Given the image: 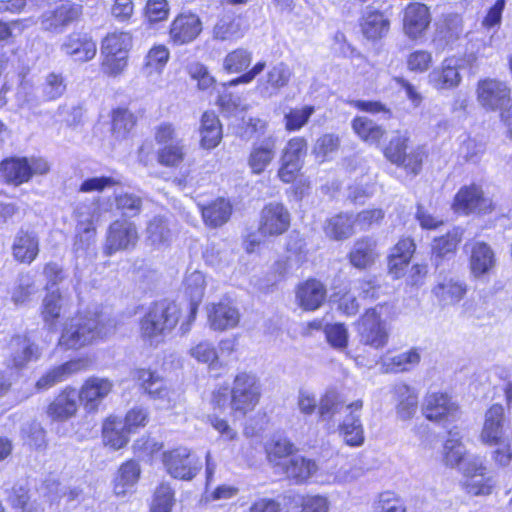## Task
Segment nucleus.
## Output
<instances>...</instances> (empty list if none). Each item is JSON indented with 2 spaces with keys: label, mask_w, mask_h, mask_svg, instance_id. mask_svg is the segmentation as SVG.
Segmentation results:
<instances>
[{
  "label": "nucleus",
  "mask_w": 512,
  "mask_h": 512,
  "mask_svg": "<svg viewBox=\"0 0 512 512\" xmlns=\"http://www.w3.org/2000/svg\"><path fill=\"white\" fill-rule=\"evenodd\" d=\"M410 133L407 130H396L384 149V156L391 163L402 167L407 173L418 175L422 169L426 151L423 146H417L407 153Z\"/></svg>",
  "instance_id": "4"
},
{
  "label": "nucleus",
  "mask_w": 512,
  "mask_h": 512,
  "mask_svg": "<svg viewBox=\"0 0 512 512\" xmlns=\"http://www.w3.org/2000/svg\"><path fill=\"white\" fill-rule=\"evenodd\" d=\"M422 411L426 419L438 423L455 421L460 414L458 404L448 394L441 392L428 393Z\"/></svg>",
  "instance_id": "8"
},
{
  "label": "nucleus",
  "mask_w": 512,
  "mask_h": 512,
  "mask_svg": "<svg viewBox=\"0 0 512 512\" xmlns=\"http://www.w3.org/2000/svg\"><path fill=\"white\" fill-rule=\"evenodd\" d=\"M163 463L167 472L174 478L192 479L200 469V463L193 457L190 450L179 447L163 454Z\"/></svg>",
  "instance_id": "11"
},
{
  "label": "nucleus",
  "mask_w": 512,
  "mask_h": 512,
  "mask_svg": "<svg viewBox=\"0 0 512 512\" xmlns=\"http://www.w3.org/2000/svg\"><path fill=\"white\" fill-rule=\"evenodd\" d=\"M292 72L283 62L272 66L266 75L258 80L257 91L263 97L275 95L281 88L288 85Z\"/></svg>",
  "instance_id": "24"
},
{
  "label": "nucleus",
  "mask_w": 512,
  "mask_h": 512,
  "mask_svg": "<svg viewBox=\"0 0 512 512\" xmlns=\"http://www.w3.org/2000/svg\"><path fill=\"white\" fill-rule=\"evenodd\" d=\"M276 154V139L269 136L254 144L248 157V165L254 174H261Z\"/></svg>",
  "instance_id": "34"
},
{
  "label": "nucleus",
  "mask_w": 512,
  "mask_h": 512,
  "mask_svg": "<svg viewBox=\"0 0 512 512\" xmlns=\"http://www.w3.org/2000/svg\"><path fill=\"white\" fill-rule=\"evenodd\" d=\"M315 109L313 106L306 105L302 108L290 109L284 116L285 129L289 132L298 131L304 127Z\"/></svg>",
  "instance_id": "55"
},
{
  "label": "nucleus",
  "mask_w": 512,
  "mask_h": 512,
  "mask_svg": "<svg viewBox=\"0 0 512 512\" xmlns=\"http://www.w3.org/2000/svg\"><path fill=\"white\" fill-rule=\"evenodd\" d=\"M317 471L316 463L302 456H293L286 465L285 472L289 478L302 482Z\"/></svg>",
  "instance_id": "46"
},
{
  "label": "nucleus",
  "mask_w": 512,
  "mask_h": 512,
  "mask_svg": "<svg viewBox=\"0 0 512 512\" xmlns=\"http://www.w3.org/2000/svg\"><path fill=\"white\" fill-rule=\"evenodd\" d=\"M116 207L124 216H137L142 209V199L132 193H123L115 198Z\"/></svg>",
  "instance_id": "60"
},
{
  "label": "nucleus",
  "mask_w": 512,
  "mask_h": 512,
  "mask_svg": "<svg viewBox=\"0 0 512 512\" xmlns=\"http://www.w3.org/2000/svg\"><path fill=\"white\" fill-rule=\"evenodd\" d=\"M344 400L335 390L327 391L319 401V416L324 421H330L344 407Z\"/></svg>",
  "instance_id": "52"
},
{
  "label": "nucleus",
  "mask_w": 512,
  "mask_h": 512,
  "mask_svg": "<svg viewBox=\"0 0 512 512\" xmlns=\"http://www.w3.org/2000/svg\"><path fill=\"white\" fill-rule=\"evenodd\" d=\"M4 179L15 186L30 180L29 160L27 158H10L0 163Z\"/></svg>",
  "instance_id": "37"
},
{
  "label": "nucleus",
  "mask_w": 512,
  "mask_h": 512,
  "mask_svg": "<svg viewBox=\"0 0 512 512\" xmlns=\"http://www.w3.org/2000/svg\"><path fill=\"white\" fill-rule=\"evenodd\" d=\"M354 132L369 144H378L385 134V129L367 117H356L352 121Z\"/></svg>",
  "instance_id": "45"
},
{
  "label": "nucleus",
  "mask_w": 512,
  "mask_h": 512,
  "mask_svg": "<svg viewBox=\"0 0 512 512\" xmlns=\"http://www.w3.org/2000/svg\"><path fill=\"white\" fill-rule=\"evenodd\" d=\"M325 285L316 279H309L300 284L296 291L298 305L306 311H314L321 307L326 300Z\"/></svg>",
  "instance_id": "27"
},
{
  "label": "nucleus",
  "mask_w": 512,
  "mask_h": 512,
  "mask_svg": "<svg viewBox=\"0 0 512 512\" xmlns=\"http://www.w3.org/2000/svg\"><path fill=\"white\" fill-rule=\"evenodd\" d=\"M190 355L198 362L213 364L218 360L215 347L208 341H202L190 349Z\"/></svg>",
  "instance_id": "63"
},
{
  "label": "nucleus",
  "mask_w": 512,
  "mask_h": 512,
  "mask_svg": "<svg viewBox=\"0 0 512 512\" xmlns=\"http://www.w3.org/2000/svg\"><path fill=\"white\" fill-rule=\"evenodd\" d=\"M36 292L34 277L30 273H21L17 279V285L12 294V300L16 304L27 302Z\"/></svg>",
  "instance_id": "56"
},
{
  "label": "nucleus",
  "mask_w": 512,
  "mask_h": 512,
  "mask_svg": "<svg viewBox=\"0 0 512 512\" xmlns=\"http://www.w3.org/2000/svg\"><path fill=\"white\" fill-rule=\"evenodd\" d=\"M354 220L346 214H339L329 219L326 234L336 240L350 237L353 234Z\"/></svg>",
  "instance_id": "53"
},
{
  "label": "nucleus",
  "mask_w": 512,
  "mask_h": 512,
  "mask_svg": "<svg viewBox=\"0 0 512 512\" xmlns=\"http://www.w3.org/2000/svg\"><path fill=\"white\" fill-rule=\"evenodd\" d=\"M81 14V5L67 1L45 11L40 17V25L45 31L60 33Z\"/></svg>",
  "instance_id": "10"
},
{
  "label": "nucleus",
  "mask_w": 512,
  "mask_h": 512,
  "mask_svg": "<svg viewBox=\"0 0 512 512\" xmlns=\"http://www.w3.org/2000/svg\"><path fill=\"white\" fill-rule=\"evenodd\" d=\"M389 26V20L382 13L370 12L364 18L362 31L368 39H378L387 34Z\"/></svg>",
  "instance_id": "49"
},
{
  "label": "nucleus",
  "mask_w": 512,
  "mask_h": 512,
  "mask_svg": "<svg viewBox=\"0 0 512 512\" xmlns=\"http://www.w3.org/2000/svg\"><path fill=\"white\" fill-rule=\"evenodd\" d=\"M8 357L6 365L8 368L21 370L40 356L39 348L25 336H15L8 344Z\"/></svg>",
  "instance_id": "17"
},
{
  "label": "nucleus",
  "mask_w": 512,
  "mask_h": 512,
  "mask_svg": "<svg viewBox=\"0 0 512 512\" xmlns=\"http://www.w3.org/2000/svg\"><path fill=\"white\" fill-rule=\"evenodd\" d=\"M108 324L102 313L87 310L69 319L62 331L59 345L67 349H78L103 338Z\"/></svg>",
  "instance_id": "2"
},
{
  "label": "nucleus",
  "mask_w": 512,
  "mask_h": 512,
  "mask_svg": "<svg viewBox=\"0 0 512 512\" xmlns=\"http://www.w3.org/2000/svg\"><path fill=\"white\" fill-rule=\"evenodd\" d=\"M62 296L59 289L48 290V293L43 299L42 315L46 322L50 321L53 324L59 317L62 308Z\"/></svg>",
  "instance_id": "57"
},
{
  "label": "nucleus",
  "mask_w": 512,
  "mask_h": 512,
  "mask_svg": "<svg viewBox=\"0 0 512 512\" xmlns=\"http://www.w3.org/2000/svg\"><path fill=\"white\" fill-rule=\"evenodd\" d=\"M76 214L78 218L76 227L77 234L73 248L75 252H84L94 243L96 230L93 226V219L89 207H79Z\"/></svg>",
  "instance_id": "32"
},
{
  "label": "nucleus",
  "mask_w": 512,
  "mask_h": 512,
  "mask_svg": "<svg viewBox=\"0 0 512 512\" xmlns=\"http://www.w3.org/2000/svg\"><path fill=\"white\" fill-rule=\"evenodd\" d=\"M293 444L284 437L273 438L266 446L270 460H276L290 455L293 452Z\"/></svg>",
  "instance_id": "64"
},
{
  "label": "nucleus",
  "mask_w": 512,
  "mask_h": 512,
  "mask_svg": "<svg viewBox=\"0 0 512 512\" xmlns=\"http://www.w3.org/2000/svg\"><path fill=\"white\" fill-rule=\"evenodd\" d=\"M132 45V38L129 33L115 32L105 37L102 43V54L127 56Z\"/></svg>",
  "instance_id": "50"
},
{
  "label": "nucleus",
  "mask_w": 512,
  "mask_h": 512,
  "mask_svg": "<svg viewBox=\"0 0 512 512\" xmlns=\"http://www.w3.org/2000/svg\"><path fill=\"white\" fill-rule=\"evenodd\" d=\"M465 447L461 442V436L458 431L448 432V438L444 444V461L446 465L455 467L465 461Z\"/></svg>",
  "instance_id": "47"
},
{
  "label": "nucleus",
  "mask_w": 512,
  "mask_h": 512,
  "mask_svg": "<svg viewBox=\"0 0 512 512\" xmlns=\"http://www.w3.org/2000/svg\"><path fill=\"white\" fill-rule=\"evenodd\" d=\"M464 476V488L472 495H489L492 492L494 481L487 474L483 460L478 456L467 458L461 467Z\"/></svg>",
  "instance_id": "5"
},
{
  "label": "nucleus",
  "mask_w": 512,
  "mask_h": 512,
  "mask_svg": "<svg viewBox=\"0 0 512 512\" xmlns=\"http://www.w3.org/2000/svg\"><path fill=\"white\" fill-rule=\"evenodd\" d=\"M504 409L501 405L491 406L485 413V420L480 434L482 443L492 446L500 445L504 436Z\"/></svg>",
  "instance_id": "25"
},
{
  "label": "nucleus",
  "mask_w": 512,
  "mask_h": 512,
  "mask_svg": "<svg viewBox=\"0 0 512 512\" xmlns=\"http://www.w3.org/2000/svg\"><path fill=\"white\" fill-rule=\"evenodd\" d=\"M420 356L415 350L400 353L390 358L387 364L390 371L402 372L410 369L411 366L418 364Z\"/></svg>",
  "instance_id": "62"
},
{
  "label": "nucleus",
  "mask_w": 512,
  "mask_h": 512,
  "mask_svg": "<svg viewBox=\"0 0 512 512\" xmlns=\"http://www.w3.org/2000/svg\"><path fill=\"white\" fill-rule=\"evenodd\" d=\"M179 308L174 302L154 303L140 321L141 339L150 346L163 342L179 321Z\"/></svg>",
  "instance_id": "3"
},
{
  "label": "nucleus",
  "mask_w": 512,
  "mask_h": 512,
  "mask_svg": "<svg viewBox=\"0 0 512 512\" xmlns=\"http://www.w3.org/2000/svg\"><path fill=\"white\" fill-rule=\"evenodd\" d=\"M415 251V244L410 238H403L393 247L389 256V271L398 278L404 267L409 263Z\"/></svg>",
  "instance_id": "39"
},
{
  "label": "nucleus",
  "mask_w": 512,
  "mask_h": 512,
  "mask_svg": "<svg viewBox=\"0 0 512 512\" xmlns=\"http://www.w3.org/2000/svg\"><path fill=\"white\" fill-rule=\"evenodd\" d=\"M466 292V285L454 277H444L432 289L433 295L442 306L458 303L463 299Z\"/></svg>",
  "instance_id": "33"
},
{
  "label": "nucleus",
  "mask_w": 512,
  "mask_h": 512,
  "mask_svg": "<svg viewBox=\"0 0 512 512\" xmlns=\"http://www.w3.org/2000/svg\"><path fill=\"white\" fill-rule=\"evenodd\" d=\"M202 217L206 225L217 228L225 224L232 213V206L224 198H218L206 206H203Z\"/></svg>",
  "instance_id": "40"
},
{
  "label": "nucleus",
  "mask_w": 512,
  "mask_h": 512,
  "mask_svg": "<svg viewBox=\"0 0 512 512\" xmlns=\"http://www.w3.org/2000/svg\"><path fill=\"white\" fill-rule=\"evenodd\" d=\"M291 215L279 202L266 204L260 213L258 231L263 236H279L290 227Z\"/></svg>",
  "instance_id": "9"
},
{
  "label": "nucleus",
  "mask_w": 512,
  "mask_h": 512,
  "mask_svg": "<svg viewBox=\"0 0 512 512\" xmlns=\"http://www.w3.org/2000/svg\"><path fill=\"white\" fill-rule=\"evenodd\" d=\"M241 314L236 305L230 301H220L207 306V321L214 331H226L238 326Z\"/></svg>",
  "instance_id": "15"
},
{
  "label": "nucleus",
  "mask_w": 512,
  "mask_h": 512,
  "mask_svg": "<svg viewBox=\"0 0 512 512\" xmlns=\"http://www.w3.org/2000/svg\"><path fill=\"white\" fill-rule=\"evenodd\" d=\"M136 124L132 112L125 108H117L112 113V133L116 138H126Z\"/></svg>",
  "instance_id": "51"
},
{
  "label": "nucleus",
  "mask_w": 512,
  "mask_h": 512,
  "mask_svg": "<svg viewBox=\"0 0 512 512\" xmlns=\"http://www.w3.org/2000/svg\"><path fill=\"white\" fill-rule=\"evenodd\" d=\"M133 378L152 399L161 402L162 408L171 406L170 390L161 377L151 370L137 369L134 371Z\"/></svg>",
  "instance_id": "19"
},
{
  "label": "nucleus",
  "mask_w": 512,
  "mask_h": 512,
  "mask_svg": "<svg viewBox=\"0 0 512 512\" xmlns=\"http://www.w3.org/2000/svg\"><path fill=\"white\" fill-rule=\"evenodd\" d=\"M202 31V22L195 14H180L171 24L170 38L176 45L195 40Z\"/></svg>",
  "instance_id": "21"
},
{
  "label": "nucleus",
  "mask_w": 512,
  "mask_h": 512,
  "mask_svg": "<svg viewBox=\"0 0 512 512\" xmlns=\"http://www.w3.org/2000/svg\"><path fill=\"white\" fill-rule=\"evenodd\" d=\"M89 365L87 359H76L68 361L58 367L49 370L37 382L38 390H46L57 383L64 381L70 375L85 370Z\"/></svg>",
  "instance_id": "29"
},
{
  "label": "nucleus",
  "mask_w": 512,
  "mask_h": 512,
  "mask_svg": "<svg viewBox=\"0 0 512 512\" xmlns=\"http://www.w3.org/2000/svg\"><path fill=\"white\" fill-rule=\"evenodd\" d=\"M261 398V384L258 378L251 373H238L229 388L220 387L212 396L215 408L222 411L230 409V415L238 418L244 417L253 411Z\"/></svg>",
  "instance_id": "1"
},
{
  "label": "nucleus",
  "mask_w": 512,
  "mask_h": 512,
  "mask_svg": "<svg viewBox=\"0 0 512 512\" xmlns=\"http://www.w3.org/2000/svg\"><path fill=\"white\" fill-rule=\"evenodd\" d=\"M375 249L376 242L372 238L359 239L349 254L351 264L360 269L370 266L377 256Z\"/></svg>",
  "instance_id": "41"
},
{
  "label": "nucleus",
  "mask_w": 512,
  "mask_h": 512,
  "mask_svg": "<svg viewBox=\"0 0 512 512\" xmlns=\"http://www.w3.org/2000/svg\"><path fill=\"white\" fill-rule=\"evenodd\" d=\"M137 227L127 220H116L108 228L104 253L111 256L118 251L133 249L138 242Z\"/></svg>",
  "instance_id": "7"
},
{
  "label": "nucleus",
  "mask_w": 512,
  "mask_h": 512,
  "mask_svg": "<svg viewBox=\"0 0 512 512\" xmlns=\"http://www.w3.org/2000/svg\"><path fill=\"white\" fill-rule=\"evenodd\" d=\"M363 401L358 399L345 405L347 414L339 424V433L344 442L352 447L361 446L364 442V430L361 422Z\"/></svg>",
  "instance_id": "13"
},
{
  "label": "nucleus",
  "mask_w": 512,
  "mask_h": 512,
  "mask_svg": "<svg viewBox=\"0 0 512 512\" xmlns=\"http://www.w3.org/2000/svg\"><path fill=\"white\" fill-rule=\"evenodd\" d=\"M495 264V255L491 247L484 242H476L471 248L470 268L474 276L488 273Z\"/></svg>",
  "instance_id": "36"
},
{
  "label": "nucleus",
  "mask_w": 512,
  "mask_h": 512,
  "mask_svg": "<svg viewBox=\"0 0 512 512\" xmlns=\"http://www.w3.org/2000/svg\"><path fill=\"white\" fill-rule=\"evenodd\" d=\"M307 141L303 137H294L290 139L283 149L281 158L296 164H302L303 158L307 154Z\"/></svg>",
  "instance_id": "58"
},
{
  "label": "nucleus",
  "mask_w": 512,
  "mask_h": 512,
  "mask_svg": "<svg viewBox=\"0 0 512 512\" xmlns=\"http://www.w3.org/2000/svg\"><path fill=\"white\" fill-rule=\"evenodd\" d=\"M453 208L456 212L464 214L487 212L491 208V201L483 196L480 187L473 184L458 191L455 195Z\"/></svg>",
  "instance_id": "18"
},
{
  "label": "nucleus",
  "mask_w": 512,
  "mask_h": 512,
  "mask_svg": "<svg viewBox=\"0 0 512 512\" xmlns=\"http://www.w3.org/2000/svg\"><path fill=\"white\" fill-rule=\"evenodd\" d=\"M247 30L240 15L225 14L217 19L212 27V39L221 42H233L242 38Z\"/></svg>",
  "instance_id": "22"
},
{
  "label": "nucleus",
  "mask_w": 512,
  "mask_h": 512,
  "mask_svg": "<svg viewBox=\"0 0 512 512\" xmlns=\"http://www.w3.org/2000/svg\"><path fill=\"white\" fill-rule=\"evenodd\" d=\"M113 384L108 379L91 377L77 392L78 398L87 410H94L99 403L111 392Z\"/></svg>",
  "instance_id": "28"
},
{
  "label": "nucleus",
  "mask_w": 512,
  "mask_h": 512,
  "mask_svg": "<svg viewBox=\"0 0 512 512\" xmlns=\"http://www.w3.org/2000/svg\"><path fill=\"white\" fill-rule=\"evenodd\" d=\"M403 32L410 40L422 38L431 23L429 8L422 3H410L403 12Z\"/></svg>",
  "instance_id": "14"
},
{
  "label": "nucleus",
  "mask_w": 512,
  "mask_h": 512,
  "mask_svg": "<svg viewBox=\"0 0 512 512\" xmlns=\"http://www.w3.org/2000/svg\"><path fill=\"white\" fill-rule=\"evenodd\" d=\"M391 394L396 403V415L402 421L412 419L418 408V394L414 388L400 382L393 385Z\"/></svg>",
  "instance_id": "23"
},
{
  "label": "nucleus",
  "mask_w": 512,
  "mask_h": 512,
  "mask_svg": "<svg viewBox=\"0 0 512 512\" xmlns=\"http://www.w3.org/2000/svg\"><path fill=\"white\" fill-rule=\"evenodd\" d=\"M460 68L456 58H445L438 67L428 74V83L438 91L457 88L462 81Z\"/></svg>",
  "instance_id": "16"
},
{
  "label": "nucleus",
  "mask_w": 512,
  "mask_h": 512,
  "mask_svg": "<svg viewBox=\"0 0 512 512\" xmlns=\"http://www.w3.org/2000/svg\"><path fill=\"white\" fill-rule=\"evenodd\" d=\"M77 391L73 388H66L49 405L47 413L54 420H66L72 417L77 411Z\"/></svg>",
  "instance_id": "35"
},
{
  "label": "nucleus",
  "mask_w": 512,
  "mask_h": 512,
  "mask_svg": "<svg viewBox=\"0 0 512 512\" xmlns=\"http://www.w3.org/2000/svg\"><path fill=\"white\" fill-rule=\"evenodd\" d=\"M477 99L486 110H502L510 101V88L505 82L487 78L478 82Z\"/></svg>",
  "instance_id": "12"
},
{
  "label": "nucleus",
  "mask_w": 512,
  "mask_h": 512,
  "mask_svg": "<svg viewBox=\"0 0 512 512\" xmlns=\"http://www.w3.org/2000/svg\"><path fill=\"white\" fill-rule=\"evenodd\" d=\"M66 90V84L61 74L50 73L46 76L42 85L43 97L46 100H55L63 95Z\"/></svg>",
  "instance_id": "59"
},
{
  "label": "nucleus",
  "mask_w": 512,
  "mask_h": 512,
  "mask_svg": "<svg viewBox=\"0 0 512 512\" xmlns=\"http://www.w3.org/2000/svg\"><path fill=\"white\" fill-rule=\"evenodd\" d=\"M252 53L244 48H237L226 55L223 67L228 72L239 73L249 67Z\"/></svg>",
  "instance_id": "54"
},
{
  "label": "nucleus",
  "mask_w": 512,
  "mask_h": 512,
  "mask_svg": "<svg viewBox=\"0 0 512 512\" xmlns=\"http://www.w3.org/2000/svg\"><path fill=\"white\" fill-rule=\"evenodd\" d=\"M357 332L360 342L373 348L384 347L389 338L381 312L377 308L368 309L357 322Z\"/></svg>",
  "instance_id": "6"
},
{
  "label": "nucleus",
  "mask_w": 512,
  "mask_h": 512,
  "mask_svg": "<svg viewBox=\"0 0 512 512\" xmlns=\"http://www.w3.org/2000/svg\"><path fill=\"white\" fill-rule=\"evenodd\" d=\"M201 146L204 149L215 148L222 139V127L217 115L214 112H204L201 117L200 126Z\"/></svg>",
  "instance_id": "38"
},
{
  "label": "nucleus",
  "mask_w": 512,
  "mask_h": 512,
  "mask_svg": "<svg viewBox=\"0 0 512 512\" xmlns=\"http://www.w3.org/2000/svg\"><path fill=\"white\" fill-rule=\"evenodd\" d=\"M145 242L154 249L169 246L172 240V229L169 220L164 216H154L147 222L144 232Z\"/></svg>",
  "instance_id": "30"
},
{
  "label": "nucleus",
  "mask_w": 512,
  "mask_h": 512,
  "mask_svg": "<svg viewBox=\"0 0 512 512\" xmlns=\"http://www.w3.org/2000/svg\"><path fill=\"white\" fill-rule=\"evenodd\" d=\"M61 51L75 61L87 62L96 55V43L90 36L83 33H71L60 47Z\"/></svg>",
  "instance_id": "20"
},
{
  "label": "nucleus",
  "mask_w": 512,
  "mask_h": 512,
  "mask_svg": "<svg viewBox=\"0 0 512 512\" xmlns=\"http://www.w3.org/2000/svg\"><path fill=\"white\" fill-rule=\"evenodd\" d=\"M205 277L200 271H193L186 275L184 280L185 292L190 297V320H194L198 304L201 302L205 290Z\"/></svg>",
  "instance_id": "42"
},
{
  "label": "nucleus",
  "mask_w": 512,
  "mask_h": 512,
  "mask_svg": "<svg viewBox=\"0 0 512 512\" xmlns=\"http://www.w3.org/2000/svg\"><path fill=\"white\" fill-rule=\"evenodd\" d=\"M375 512H406V506L395 493L385 491L379 495Z\"/></svg>",
  "instance_id": "61"
},
{
  "label": "nucleus",
  "mask_w": 512,
  "mask_h": 512,
  "mask_svg": "<svg viewBox=\"0 0 512 512\" xmlns=\"http://www.w3.org/2000/svg\"><path fill=\"white\" fill-rule=\"evenodd\" d=\"M140 477V467L135 461L123 463L114 480V492L116 495H125L137 483Z\"/></svg>",
  "instance_id": "43"
},
{
  "label": "nucleus",
  "mask_w": 512,
  "mask_h": 512,
  "mask_svg": "<svg viewBox=\"0 0 512 512\" xmlns=\"http://www.w3.org/2000/svg\"><path fill=\"white\" fill-rule=\"evenodd\" d=\"M14 258L21 263H32L39 253V239L35 232L20 229L12 245Z\"/></svg>",
  "instance_id": "31"
},
{
  "label": "nucleus",
  "mask_w": 512,
  "mask_h": 512,
  "mask_svg": "<svg viewBox=\"0 0 512 512\" xmlns=\"http://www.w3.org/2000/svg\"><path fill=\"white\" fill-rule=\"evenodd\" d=\"M103 441L113 449H120L128 442L129 432L123 421L116 417H109L103 424Z\"/></svg>",
  "instance_id": "44"
},
{
  "label": "nucleus",
  "mask_w": 512,
  "mask_h": 512,
  "mask_svg": "<svg viewBox=\"0 0 512 512\" xmlns=\"http://www.w3.org/2000/svg\"><path fill=\"white\" fill-rule=\"evenodd\" d=\"M186 156V149L183 140H176L164 145L158 150V162L166 167L179 166Z\"/></svg>",
  "instance_id": "48"
},
{
  "label": "nucleus",
  "mask_w": 512,
  "mask_h": 512,
  "mask_svg": "<svg viewBox=\"0 0 512 512\" xmlns=\"http://www.w3.org/2000/svg\"><path fill=\"white\" fill-rule=\"evenodd\" d=\"M463 237V230L460 227H454L445 235L437 237L431 245V261L438 268L445 259L454 255L458 244Z\"/></svg>",
  "instance_id": "26"
}]
</instances>
